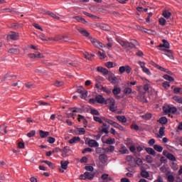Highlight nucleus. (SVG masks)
I'll use <instances>...</instances> for the list:
<instances>
[{"mask_svg":"<svg viewBox=\"0 0 182 182\" xmlns=\"http://www.w3.org/2000/svg\"><path fill=\"white\" fill-rule=\"evenodd\" d=\"M74 19H76L77 22H81V23H86V20L80 16H74L73 17Z\"/></svg>","mask_w":182,"mask_h":182,"instance_id":"nucleus-33","label":"nucleus"},{"mask_svg":"<svg viewBox=\"0 0 182 182\" xmlns=\"http://www.w3.org/2000/svg\"><path fill=\"white\" fill-rule=\"evenodd\" d=\"M142 71L144 73H146V75H148L149 76L151 75V72H150V70L146 67L142 68Z\"/></svg>","mask_w":182,"mask_h":182,"instance_id":"nucleus-48","label":"nucleus"},{"mask_svg":"<svg viewBox=\"0 0 182 182\" xmlns=\"http://www.w3.org/2000/svg\"><path fill=\"white\" fill-rule=\"evenodd\" d=\"M159 25H161V26H164L166 25V20L164 18H161L159 20Z\"/></svg>","mask_w":182,"mask_h":182,"instance_id":"nucleus-56","label":"nucleus"},{"mask_svg":"<svg viewBox=\"0 0 182 182\" xmlns=\"http://www.w3.org/2000/svg\"><path fill=\"white\" fill-rule=\"evenodd\" d=\"M116 119L119 120V122H121V123H127V118L124 116H120L118 115L116 117Z\"/></svg>","mask_w":182,"mask_h":182,"instance_id":"nucleus-23","label":"nucleus"},{"mask_svg":"<svg viewBox=\"0 0 182 182\" xmlns=\"http://www.w3.org/2000/svg\"><path fill=\"white\" fill-rule=\"evenodd\" d=\"M101 90H102V92H105L107 95H110V93H112V90L105 87H102Z\"/></svg>","mask_w":182,"mask_h":182,"instance_id":"nucleus-51","label":"nucleus"},{"mask_svg":"<svg viewBox=\"0 0 182 182\" xmlns=\"http://www.w3.org/2000/svg\"><path fill=\"white\" fill-rule=\"evenodd\" d=\"M166 158L168 159V160H170L171 161H176V156H174L173 154H167Z\"/></svg>","mask_w":182,"mask_h":182,"instance_id":"nucleus-32","label":"nucleus"},{"mask_svg":"<svg viewBox=\"0 0 182 182\" xmlns=\"http://www.w3.org/2000/svg\"><path fill=\"white\" fill-rule=\"evenodd\" d=\"M119 72L121 75H123L124 72H126V66H121L119 68Z\"/></svg>","mask_w":182,"mask_h":182,"instance_id":"nucleus-57","label":"nucleus"},{"mask_svg":"<svg viewBox=\"0 0 182 182\" xmlns=\"http://www.w3.org/2000/svg\"><path fill=\"white\" fill-rule=\"evenodd\" d=\"M163 77L164 79H165V80H168V82H174V79L173 78V77L168 75H164Z\"/></svg>","mask_w":182,"mask_h":182,"instance_id":"nucleus-38","label":"nucleus"},{"mask_svg":"<svg viewBox=\"0 0 182 182\" xmlns=\"http://www.w3.org/2000/svg\"><path fill=\"white\" fill-rule=\"evenodd\" d=\"M162 43L163 44H160L159 46H158V48H166V49H170V43H168V41L163 39Z\"/></svg>","mask_w":182,"mask_h":182,"instance_id":"nucleus-14","label":"nucleus"},{"mask_svg":"<svg viewBox=\"0 0 182 182\" xmlns=\"http://www.w3.org/2000/svg\"><path fill=\"white\" fill-rule=\"evenodd\" d=\"M125 72L129 75L130 72H132V68H130L129 65H125Z\"/></svg>","mask_w":182,"mask_h":182,"instance_id":"nucleus-62","label":"nucleus"},{"mask_svg":"<svg viewBox=\"0 0 182 182\" xmlns=\"http://www.w3.org/2000/svg\"><path fill=\"white\" fill-rule=\"evenodd\" d=\"M137 83V81L129 82H127V85H125L124 89L123 90L124 95H132L133 92V90L132 89V86H135Z\"/></svg>","mask_w":182,"mask_h":182,"instance_id":"nucleus-4","label":"nucleus"},{"mask_svg":"<svg viewBox=\"0 0 182 182\" xmlns=\"http://www.w3.org/2000/svg\"><path fill=\"white\" fill-rule=\"evenodd\" d=\"M105 144H109V146H112V144H114L116 143V139L114 138L109 137L106 139Z\"/></svg>","mask_w":182,"mask_h":182,"instance_id":"nucleus-21","label":"nucleus"},{"mask_svg":"<svg viewBox=\"0 0 182 182\" xmlns=\"http://www.w3.org/2000/svg\"><path fill=\"white\" fill-rule=\"evenodd\" d=\"M151 65L153 66H154V68H157V69H159V70H161V72H164V70H166V68H163V67L156 64V63H154L153 61H151Z\"/></svg>","mask_w":182,"mask_h":182,"instance_id":"nucleus-34","label":"nucleus"},{"mask_svg":"<svg viewBox=\"0 0 182 182\" xmlns=\"http://www.w3.org/2000/svg\"><path fill=\"white\" fill-rule=\"evenodd\" d=\"M80 180H93L95 178V173L92 172H85L84 174L80 176Z\"/></svg>","mask_w":182,"mask_h":182,"instance_id":"nucleus-5","label":"nucleus"},{"mask_svg":"<svg viewBox=\"0 0 182 182\" xmlns=\"http://www.w3.org/2000/svg\"><path fill=\"white\" fill-rule=\"evenodd\" d=\"M35 134H36V131L32 130L30 132L27 133V136H28L29 139H31V137H33Z\"/></svg>","mask_w":182,"mask_h":182,"instance_id":"nucleus-49","label":"nucleus"},{"mask_svg":"<svg viewBox=\"0 0 182 182\" xmlns=\"http://www.w3.org/2000/svg\"><path fill=\"white\" fill-rule=\"evenodd\" d=\"M95 100L97 103H100V105H105L106 102V98L100 95L95 97Z\"/></svg>","mask_w":182,"mask_h":182,"instance_id":"nucleus-11","label":"nucleus"},{"mask_svg":"<svg viewBox=\"0 0 182 182\" xmlns=\"http://www.w3.org/2000/svg\"><path fill=\"white\" fill-rule=\"evenodd\" d=\"M9 53H11L12 55H18V53H19V50L16 48H10L9 50Z\"/></svg>","mask_w":182,"mask_h":182,"instance_id":"nucleus-35","label":"nucleus"},{"mask_svg":"<svg viewBox=\"0 0 182 182\" xmlns=\"http://www.w3.org/2000/svg\"><path fill=\"white\" fill-rule=\"evenodd\" d=\"M146 161L147 163H153V157H151L150 155H147L146 156Z\"/></svg>","mask_w":182,"mask_h":182,"instance_id":"nucleus-54","label":"nucleus"},{"mask_svg":"<svg viewBox=\"0 0 182 182\" xmlns=\"http://www.w3.org/2000/svg\"><path fill=\"white\" fill-rule=\"evenodd\" d=\"M85 168L87 171H91V172L93 171V170H95V168H93V166H86Z\"/></svg>","mask_w":182,"mask_h":182,"instance_id":"nucleus-60","label":"nucleus"},{"mask_svg":"<svg viewBox=\"0 0 182 182\" xmlns=\"http://www.w3.org/2000/svg\"><path fill=\"white\" fill-rule=\"evenodd\" d=\"M144 119H146V120H150L151 119V113H146L145 115H144Z\"/></svg>","mask_w":182,"mask_h":182,"instance_id":"nucleus-63","label":"nucleus"},{"mask_svg":"<svg viewBox=\"0 0 182 182\" xmlns=\"http://www.w3.org/2000/svg\"><path fill=\"white\" fill-rule=\"evenodd\" d=\"M108 80L114 85V83H116V80H117V78L114 76V74L110 73L109 74V77H108Z\"/></svg>","mask_w":182,"mask_h":182,"instance_id":"nucleus-16","label":"nucleus"},{"mask_svg":"<svg viewBox=\"0 0 182 182\" xmlns=\"http://www.w3.org/2000/svg\"><path fill=\"white\" fill-rule=\"evenodd\" d=\"M7 39L9 41L10 39H11V41H18V39H19V33H16V32H11L8 36H7Z\"/></svg>","mask_w":182,"mask_h":182,"instance_id":"nucleus-9","label":"nucleus"},{"mask_svg":"<svg viewBox=\"0 0 182 182\" xmlns=\"http://www.w3.org/2000/svg\"><path fill=\"white\" fill-rule=\"evenodd\" d=\"M48 143H50V144H53L55 141H56V139L54 137L48 136L47 139Z\"/></svg>","mask_w":182,"mask_h":182,"instance_id":"nucleus-45","label":"nucleus"},{"mask_svg":"<svg viewBox=\"0 0 182 182\" xmlns=\"http://www.w3.org/2000/svg\"><path fill=\"white\" fill-rule=\"evenodd\" d=\"M113 127L115 129H118V130H121V132H124V127L123 126L120 125L119 123L114 122L112 124Z\"/></svg>","mask_w":182,"mask_h":182,"instance_id":"nucleus-20","label":"nucleus"},{"mask_svg":"<svg viewBox=\"0 0 182 182\" xmlns=\"http://www.w3.org/2000/svg\"><path fill=\"white\" fill-rule=\"evenodd\" d=\"M163 178L161 176H159L157 179L154 182H163Z\"/></svg>","mask_w":182,"mask_h":182,"instance_id":"nucleus-64","label":"nucleus"},{"mask_svg":"<svg viewBox=\"0 0 182 182\" xmlns=\"http://www.w3.org/2000/svg\"><path fill=\"white\" fill-rule=\"evenodd\" d=\"M141 176L144 178H149V177H150V173H149L147 171L144 169L141 171Z\"/></svg>","mask_w":182,"mask_h":182,"instance_id":"nucleus-26","label":"nucleus"},{"mask_svg":"<svg viewBox=\"0 0 182 182\" xmlns=\"http://www.w3.org/2000/svg\"><path fill=\"white\" fill-rule=\"evenodd\" d=\"M97 72H100V73H102L104 76H106V75H109V70L107 68H105L103 67H97Z\"/></svg>","mask_w":182,"mask_h":182,"instance_id":"nucleus-12","label":"nucleus"},{"mask_svg":"<svg viewBox=\"0 0 182 182\" xmlns=\"http://www.w3.org/2000/svg\"><path fill=\"white\" fill-rule=\"evenodd\" d=\"M80 141V137L74 136L73 139L69 140L70 144H73V143H79Z\"/></svg>","mask_w":182,"mask_h":182,"instance_id":"nucleus-22","label":"nucleus"},{"mask_svg":"<svg viewBox=\"0 0 182 182\" xmlns=\"http://www.w3.org/2000/svg\"><path fill=\"white\" fill-rule=\"evenodd\" d=\"M117 42L121 45V46H122V48H124V49H127V48H136V45H137V41L136 40H132L130 43L119 39L117 40Z\"/></svg>","mask_w":182,"mask_h":182,"instance_id":"nucleus-2","label":"nucleus"},{"mask_svg":"<svg viewBox=\"0 0 182 182\" xmlns=\"http://www.w3.org/2000/svg\"><path fill=\"white\" fill-rule=\"evenodd\" d=\"M70 151V147L69 146H65L63 150L61 151L62 156L66 157V154H68Z\"/></svg>","mask_w":182,"mask_h":182,"instance_id":"nucleus-18","label":"nucleus"},{"mask_svg":"<svg viewBox=\"0 0 182 182\" xmlns=\"http://www.w3.org/2000/svg\"><path fill=\"white\" fill-rule=\"evenodd\" d=\"M101 124L102 125L100 126L99 129L100 132H101V133H105V134H109V129L110 128V126L103 122Z\"/></svg>","mask_w":182,"mask_h":182,"instance_id":"nucleus-8","label":"nucleus"},{"mask_svg":"<svg viewBox=\"0 0 182 182\" xmlns=\"http://www.w3.org/2000/svg\"><path fill=\"white\" fill-rule=\"evenodd\" d=\"M77 132L80 135H83L85 134V133H86V130L85 129V128H78Z\"/></svg>","mask_w":182,"mask_h":182,"instance_id":"nucleus-55","label":"nucleus"},{"mask_svg":"<svg viewBox=\"0 0 182 182\" xmlns=\"http://www.w3.org/2000/svg\"><path fill=\"white\" fill-rule=\"evenodd\" d=\"M105 151H107V153H113V151H114V146L110 145L109 146L107 147L105 149Z\"/></svg>","mask_w":182,"mask_h":182,"instance_id":"nucleus-36","label":"nucleus"},{"mask_svg":"<svg viewBox=\"0 0 182 182\" xmlns=\"http://www.w3.org/2000/svg\"><path fill=\"white\" fill-rule=\"evenodd\" d=\"M154 149L156 150V151H158V153H161L163 151V146L160 145L155 144L154 145Z\"/></svg>","mask_w":182,"mask_h":182,"instance_id":"nucleus-31","label":"nucleus"},{"mask_svg":"<svg viewBox=\"0 0 182 182\" xmlns=\"http://www.w3.org/2000/svg\"><path fill=\"white\" fill-rule=\"evenodd\" d=\"M107 106L109 107V109L110 112H116L117 108L116 107V100L114 98H108L105 100V104Z\"/></svg>","mask_w":182,"mask_h":182,"instance_id":"nucleus-3","label":"nucleus"},{"mask_svg":"<svg viewBox=\"0 0 182 182\" xmlns=\"http://www.w3.org/2000/svg\"><path fill=\"white\" fill-rule=\"evenodd\" d=\"M93 120H95V122H98V123H103V118H100L99 117H96V116H94L93 117Z\"/></svg>","mask_w":182,"mask_h":182,"instance_id":"nucleus-47","label":"nucleus"},{"mask_svg":"<svg viewBox=\"0 0 182 182\" xmlns=\"http://www.w3.org/2000/svg\"><path fill=\"white\" fill-rule=\"evenodd\" d=\"M80 97L81 99H86V97H87V92L84 90V92L81 93Z\"/></svg>","mask_w":182,"mask_h":182,"instance_id":"nucleus-61","label":"nucleus"},{"mask_svg":"<svg viewBox=\"0 0 182 182\" xmlns=\"http://www.w3.org/2000/svg\"><path fill=\"white\" fill-rule=\"evenodd\" d=\"M78 31H79L80 33H81L82 35H83V36L87 37V36H89V35H90L89 32H87V31H86V30L80 29V30H78Z\"/></svg>","mask_w":182,"mask_h":182,"instance_id":"nucleus-42","label":"nucleus"},{"mask_svg":"<svg viewBox=\"0 0 182 182\" xmlns=\"http://www.w3.org/2000/svg\"><path fill=\"white\" fill-rule=\"evenodd\" d=\"M39 134H40V137H41V139H45L46 137H48L50 134V132H45L43 130H40Z\"/></svg>","mask_w":182,"mask_h":182,"instance_id":"nucleus-17","label":"nucleus"},{"mask_svg":"<svg viewBox=\"0 0 182 182\" xmlns=\"http://www.w3.org/2000/svg\"><path fill=\"white\" fill-rule=\"evenodd\" d=\"M171 168H173L175 171L178 170V165H177V164L176 163H172L171 166Z\"/></svg>","mask_w":182,"mask_h":182,"instance_id":"nucleus-59","label":"nucleus"},{"mask_svg":"<svg viewBox=\"0 0 182 182\" xmlns=\"http://www.w3.org/2000/svg\"><path fill=\"white\" fill-rule=\"evenodd\" d=\"M60 164H61V168L63 170H67L68 165L69 164V161H61Z\"/></svg>","mask_w":182,"mask_h":182,"instance_id":"nucleus-27","label":"nucleus"},{"mask_svg":"<svg viewBox=\"0 0 182 182\" xmlns=\"http://www.w3.org/2000/svg\"><path fill=\"white\" fill-rule=\"evenodd\" d=\"M48 15H49L50 16H51V18H53L54 19H57V20L60 19L59 16H58L55 14L53 12L48 11Z\"/></svg>","mask_w":182,"mask_h":182,"instance_id":"nucleus-43","label":"nucleus"},{"mask_svg":"<svg viewBox=\"0 0 182 182\" xmlns=\"http://www.w3.org/2000/svg\"><path fill=\"white\" fill-rule=\"evenodd\" d=\"M162 85L165 89H168L170 87V82L165 81L163 82Z\"/></svg>","mask_w":182,"mask_h":182,"instance_id":"nucleus-58","label":"nucleus"},{"mask_svg":"<svg viewBox=\"0 0 182 182\" xmlns=\"http://www.w3.org/2000/svg\"><path fill=\"white\" fill-rule=\"evenodd\" d=\"M88 146L90 147H99V143L95 139H90L88 141Z\"/></svg>","mask_w":182,"mask_h":182,"instance_id":"nucleus-15","label":"nucleus"},{"mask_svg":"<svg viewBox=\"0 0 182 182\" xmlns=\"http://www.w3.org/2000/svg\"><path fill=\"white\" fill-rule=\"evenodd\" d=\"M160 50H162L164 52H168V53H170V54H167V53H165L166 56H168V58H171V59H174V57L173 56V50H166V49H163V48H161Z\"/></svg>","mask_w":182,"mask_h":182,"instance_id":"nucleus-19","label":"nucleus"},{"mask_svg":"<svg viewBox=\"0 0 182 182\" xmlns=\"http://www.w3.org/2000/svg\"><path fill=\"white\" fill-rule=\"evenodd\" d=\"M99 160L103 166H106L109 159L107 158V155L102 154L99 156Z\"/></svg>","mask_w":182,"mask_h":182,"instance_id":"nucleus-10","label":"nucleus"},{"mask_svg":"<svg viewBox=\"0 0 182 182\" xmlns=\"http://www.w3.org/2000/svg\"><path fill=\"white\" fill-rule=\"evenodd\" d=\"M90 113L94 116H99L100 114V112H99L96 109H92Z\"/></svg>","mask_w":182,"mask_h":182,"instance_id":"nucleus-46","label":"nucleus"},{"mask_svg":"<svg viewBox=\"0 0 182 182\" xmlns=\"http://www.w3.org/2000/svg\"><path fill=\"white\" fill-rule=\"evenodd\" d=\"M119 153H121V154H128L129 150H127L125 146L122 145L119 149Z\"/></svg>","mask_w":182,"mask_h":182,"instance_id":"nucleus-25","label":"nucleus"},{"mask_svg":"<svg viewBox=\"0 0 182 182\" xmlns=\"http://www.w3.org/2000/svg\"><path fill=\"white\" fill-rule=\"evenodd\" d=\"M90 42L92 43L93 46H95V48H98V49H100V48H105V46L103 45V43H100L97 39L93 38L92 37L89 38Z\"/></svg>","mask_w":182,"mask_h":182,"instance_id":"nucleus-7","label":"nucleus"},{"mask_svg":"<svg viewBox=\"0 0 182 182\" xmlns=\"http://www.w3.org/2000/svg\"><path fill=\"white\" fill-rule=\"evenodd\" d=\"M102 120L104 122H106V123H108V124H110L111 126H113V124L114 123V121L112 120V119H109L106 117H102Z\"/></svg>","mask_w":182,"mask_h":182,"instance_id":"nucleus-40","label":"nucleus"},{"mask_svg":"<svg viewBox=\"0 0 182 182\" xmlns=\"http://www.w3.org/2000/svg\"><path fill=\"white\" fill-rule=\"evenodd\" d=\"M166 176L167 177L168 182H174V180H175L174 175L172 174L171 171L166 172Z\"/></svg>","mask_w":182,"mask_h":182,"instance_id":"nucleus-13","label":"nucleus"},{"mask_svg":"<svg viewBox=\"0 0 182 182\" xmlns=\"http://www.w3.org/2000/svg\"><path fill=\"white\" fill-rule=\"evenodd\" d=\"M160 171L161 173H166V174H167V173H168V171H167L168 168L167 166H162L160 168H159Z\"/></svg>","mask_w":182,"mask_h":182,"instance_id":"nucleus-50","label":"nucleus"},{"mask_svg":"<svg viewBox=\"0 0 182 182\" xmlns=\"http://www.w3.org/2000/svg\"><path fill=\"white\" fill-rule=\"evenodd\" d=\"M139 95H137L138 100L140 102H146V93L149 92V84H145L144 86L137 87Z\"/></svg>","mask_w":182,"mask_h":182,"instance_id":"nucleus-1","label":"nucleus"},{"mask_svg":"<svg viewBox=\"0 0 182 182\" xmlns=\"http://www.w3.org/2000/svg\"><path fill=\"white\" fill-rule=\"evenodd\" d=\"M121 92H122V89L120 87H115L112 90V93L114 95H120Z\"/></svg>","mask_w":182,"mask_h":182,"instance_id":"nucleus-39","label":"nucleus"},{"mask_svg":"<svg viewBox=\"0 0 182 182\" xmlns=\"http://www.w3.org/2000/svg\"><path fill=\"white\" fill-rule=\"evenodd\" d=\"M134 162L137 166H143V161L140 158L135 159Z\"/></svg>","mask_w":182,"mask_h":182,"instance_id":"nucleus-44","label":"nucleus"},{"mask_svg":"<svg viewBox=\"0 0 182 182\" xmlns=\"http://www.w3.org/2000/svg\"><path fill=\"white\" fill-rule=\"evenodd\" d=\"M162 15L163 16L166 18V19H168L171 18V12L167 11V10H165L163 11L162 13Z\"/></svg>","mask_w":182,"mask_h":182,"instance_id":"nucleus-24","label":"nucleus"},{"mask_svg":"<svg viewBox=\"0 0 182 182\" xmlns=\"http://www.w3.org/2000/svg\"><path fill=\"white\" fill-rule=\"evenodd\" d=\"M159 123L161 124H167V117H161L160 119H159Z\"/></svg>","mask_w":182,"mask_h":182,"instance_id":"nucleus-37","label":"nucleus"},{"mask_svg":"<svg viewBox=\"0 0 182 182\" xmlns=\"http://www.w3.org/2000/svg\"><path fill=\"white\" fill-rule=\"evenodd\" d=\"M25 86L27 89H33L35 87V85L32 82H27L25 84Z\"/></svg>","mask_w":182,"mask_h":182,"instance_id":"nucleus-52","label":"nucleus"},{"mask_svg":"<svg viewBox=\"0 0 182 182\" xmlns=\"http://www.w3.org/2000/svg\"><path fill=\"white\" fill-rule=\"evenodd\" d=\"M173 100L176 102V103H180L182 105V97L179 96H174L173 97Z\"/></svg>","mask_w":182,"mask_h":182,"instance_id":"nucleus-41","label":"nucleus"},{"mask_svg":"<svg viewBox=\"0 0 182 182\" xmlns=\"http://www.w3.org/2000/svg\"><path fill=\"white\" fill-rule=\"evenodd\" d=\"M163 110L164 113H172V114H174V113L177 112V108L176 107H171L170 105H165L163 107Z\"/></svg>","mask_w":182,"mask_h":182,"instance_id":"nucleus-6","label":"nucleus"},{"mask_svg":"<svg viewBox=\"0 0 182 182\" xmlns=\"http://www.w3.org/2000/svg\"><path fill=\"white\" fill-rule=\"evenodd\" d=\"M145 150L146 153H148V154H151V156H156V151H154L153 148H146Z\"/></svg>","mask_w":182,"mask_h":182,"instance_id":"nucleus-28","label":"nucleus"},{"mask_svg":"<svg viewBox=\"0 0 182 182\" xmlns=\"http://www.w3.org/2000/svg\"><path fill=\"white\" fill-rule=\"evenodd\" d=\"M0 133H1V134H6L8 133V131H6V126L5 125L0 126Z\"/></svg>","mask_w":182,"mask_h":182,"instance_id":"nucleus-30","label":"nucleus"},{"mask_svg":"<svg viewBox=\"0 0 182 182\" xmlns=\"http://www.w3.org/2000/svg\"><path fill=\"white\" fill-rule=\"evenodd\" d=\"M164 130H166V127H161L159 129V134L158 135V137H159V139H161V137H163L164 136Z\"/></svg>","mask_w":182,"mask_h":182,"instance_id":"nucleus-29","label":"nucleus"},{"mask_svg":"<svg viewBox=\"0 0 182 182\" xmlns=\"http://www.w3.org/2000/svg\"><path fill=\"white\" fill-rule=\"evenodd\" d=\"M126 160L129 163H132V162L134 161L135 159H134V157H133L132 156L129 155V156H127Z\"/></svg>","mask_w":182,"mask_h":182,"instance_id":"nucleus-53","label":"nucleus"}]
</instances>
